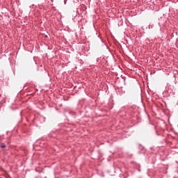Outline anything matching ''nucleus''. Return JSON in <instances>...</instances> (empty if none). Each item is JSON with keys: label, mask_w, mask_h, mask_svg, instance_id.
<instances>
[{"label": "nucleus", "mask_w": 178, "mask_h": 178, "mask_svg": "<svg viewBox=\"0 0 178 178\" xmlns=\"http://www.w3.org/2000/svg\"><path fill=\"white\" fill-rule=\"evenodd\" d=\"M0 147H1V148H6V145H5V143H1V144H0Z\"/></svg>", "instance_id": "f257e3e1"}]
</instances>
